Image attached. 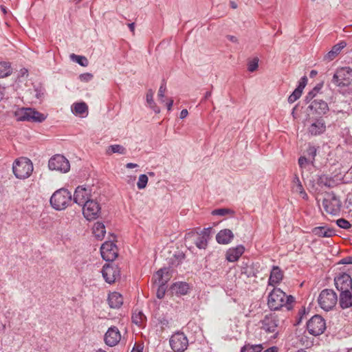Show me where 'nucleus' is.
Instances as JSON below:
<instances>
[{"label":"nucleus","mask_w":352,"mask_h":352,"mask_svg":"<svg viewBox=\"0 0 352 352\" xmlns=\"http://www.w3.org/2000/svg\"><path fill=\"white\" fill-rule=\"evenodd\" d=\"M295 298L292 295H287L278 287L274 289L268 294L267 306L271 311H278L285 307L287 311L293 309Z\"/></svg>","instance_id":"obj_1"},{"label":"nucleus","mask_w":352,"mask_h":352,"mask_svg":"<svg viewBox=\"0 0 352 352\" xmlns=\"http://www.w3.org/2000/svg\"><path fill=\"white\" fill-rule=\"evenodd\" d=\"M14 116L18 122H30L41 123L47 118V116L33 108L22 107L14 112Z\"/></svg>","instance_id":"obj_2"},{"label":"nucleus","mask_w":352,"mask_h":352,"mask_svg":"<svg viewBox=\"0 0 352 352\" xmlns=\"http://www.w3.org/2000/svg\"><path fill=\"white\" fill-rule=\"evenodd\" d=\"M72 193L66 188L56 190L50 199V203L56 210H62L67 208L72 203Z\"/></svg>","instance_id":"obj_3"},{"label":"nucleus","mask_w":352,"mask_h":352,"mask_svg":"<svg viewBox=\"0 0 352 352\" xmlns=\"http://www.w3.org/2000/svg\"><path fill=\"white\" fill-rule=\"evenodd\" d=\"M33 164L28 157H21L14 160L12 164V171L17 179L28 178L33 171Z\"/></svg>","instance_id":"obj_4"},{"label":"nucleus","mask_w":352,"mask_h":352,"mask_svg":"<svg viewBox=\"0 0 352 352\" xmlns=\"http://www.w3.org/2000/svg\"><path fill=\"white\" fill-rule=\"evenodd\" d=\"M260 328L266 333H272V338H276L278 335V327L280 320L278 316L274 313L266 314L259 322Z\"/></svg>","instance_id":"obj_5"},{"label":"nucleus","mask_w":352,"mask_h":352,"mask_svg":"<svg viewBox=\"0 0 352 352\" xmlns=\"http://www.w3.org/2000/svg\"><path fill=\"white\" fill-rule=\"evenodd\" d=\"M338 300L336 293L331 289L322 290L318 298L319 306L326 311L331 310L337 304Z\"/></svg>","instance_id":"obj_6"},{"label":"nucleus","mask_w":352,"mask_h":352,"mask_svg":"<svg viewBox=\"0 0 352 352\" xmlns=\"http://www.w3.org/2000/svg\"><path fill=\"white\" fill-rule=\"evenodd\" d=\"M352 82V69L349 67L336 69L332 78V82L340 87H348Z\"/></svg>","instance_id":"obj_7"},{"label":"nucleus","mask_w":352,"mask_h":352,"mask_svg":"<svg viewBox=\"0 0 352 352\" xmlns=\"http://www.w3.org/2000/svg\"><path fill=\"white\" fill-rule=\"evenodd\" d=\"M82 214L88 221H92L98 219L101 212L100 204L94 199L87 200L85 204L82 205Z\"/></svg>","instance_id":"obj_8"},{"label":"nucleus","mask_w":352,"mask_h":352,"mask_svg":"<svg viewBox=\"0 0 352 352\" xmlns=\"http://www.w3.org/2000/svg\"><path fill=\"white\" fill-rule=\"evenodd\" d=\"M154 276L155 277V283L158 284L156 296L159 299H162L165 296L166 283L169 279L168 269L166 267L160 269Z\"/></svg>","instance_id":"obj_9"},{"label":"nucleus","mask_w":352,"mask_h":352,"mask_svg":"<svg viewBox=\"0 0 352 352\" xmlns=\"http://www.w3.org/2000/svg\"><path fill=\"white\" fill-rule=\"evenodd\" d=\"M48 167L52 170L66 173L70 170V164L69 160L64 155L56 154L50 159Z\"/></svg>","instance_id":"obj_10"},{"label":"nucleus","mask_w":352,"mask_h":352,"mask_svg":"<svg viewBox=\"0 0 352 352\" xmlns=\"http://www.w3.org/2000/svg\"><path fill=\"white\" fill-rule=\"evenodd\" d=\"M308 332L314 336H318L322 334L326 329L324 319L320 315L312 316L307 322Z\"/></svg>","instance_id":"obj_11"},{"label":"nucleus","mask_w":352,"mask_h":352,"mask_svg":"<svg viewBox=\"0 0 352 352\" xmlns=\"http://www.w3.org/2000/svg\"><path fill=\"white\" fill-rule=\"evenodd\" d=\"M322 206L327 213L332 215H337L340 212L342 202L336 194L331 192L328 194L327 198L323 199Z\"/></svg>","instance_id":"obj_12"},{"label":"nucleus","mask_w":352,"mask_h":352,"mask_svg":"<svg viewBox=\"0 0 352 352\" xmlns=\"http://www.w3.org/2000/svg\"><path fill=\"white\" fill-rule=\"evenodd\" d=\"M169 342L174 352H184L188 345V340L186 336L181 331H177L172 335Z\"/></svg>","instance_id":"obj_13"},{"label":"nucleus","mask_w":352,"mask_h":352,"mask_svg":"<svg viewBox=\"0 0 352 352\" xmlns=\"http://www.w3.org/2000/svg\"><path fill=\"white\" fill-rule=\"evenodd\" d=\"M101 272L104 280L109 284L115 283L120 277L119 267L112 263V262L104 264Z\"/></svg>","instance_id":"obj_14"},{"label":"nucleus","mask_w":352,"mask_h":352,"mask_svg":"<svg viewBox=\"0 0 352 352\" xmlns=\"http://www.w3.org/2000/svg\"><path fill=\"white\" fill-rule=\"evenodd\" d=\"M100 254L102 259L113 262L118 256L117 245L112 241H105L100 247Z\"/></svg>","instance_id":"obj_15"},{"label":"nucleus","mask_w":352,"mask_h":352,"mask_svg":"<svg viewBox=\"0 0 352 352\" xmlns=\"http://www.w3.org/2000/svg\"><path fill=\"white\" fill-rule=\"evenodd\" d=\"M91 188L89 186H78L74 193L73 201L79 206L85 204L87 200H91Z\"/></svg>","instance_id":"obj_16"},{"label":"nucleus","mask_w":352,"mask_h":352,"mask_svg":"<svg viewBox=\"0 0 352 352\" xmlns=\"http://www.w3.org/2000/svg\"><path fill=\"white\" fill-rule=\"evenodd\" d=\"M334 283L336 289L340 292L351 290L352 278L345 272L340 273L334 278Z\"/></svg>","instance_id":"obj_17"},{"label":"nucleus","mask_w":352,"mask_h":352,"mask_svg":"<svg viewBox=\"0 0 352 352\" xmlns=\"http://www.w3.org/2000/svg\"><path fill=\"white\" fill-rule=\"evenodd\" d=\"M308 108L315 114L318 118H322L329 111L328 104L322 100L316 99L311 101Z\"/></svg>","instance_id":"obj_18"},{"label":"nucleus","mask_w":352,"mask_h":352,"mask_svg":"<svg viewBox=\"0 0 352 352\" xmlns=\"http://www.w3.org/2000/svg\"><path fill=\"white\" fill-rule=\"evenodd\" d=\"M326 131V124L322 118H317L309 126L307 133L311 136L322 134Z\"/></svg>","instance_id":"obj_19"},{"label":"nucleus","mask_w":352,"mask_h":352,"mask_svg":"<svg viewBox=\"0 0 352 352\" xmlns=\"http://www.w3.org/2000/svg\"><path fill=\"white\" fill-rule=\"evenodd\" d=\"M259 272L257 263L252 262L249 259L244 260L241 262V273L245 274L248 278L256 277Z\"/></svg>","instance_id":"obj_20"},{"label":"nucleus","mask_w":352,"mask_h":352,"mask_svg":"<svg viewBox=\"0 0 352 352\" xmlns=\"http://www.w3.org/2000/svg\"><path fill=\"white\" fill-rule=\"evenodd\" d=\"M120 339L121 335L116 327H110L104 335V342L109 346H116Z\"/></svg>","instance_id":"obj_21"},{"label":"nucleus","mask_w":352,"mask_h":352,"mask_svg":"<svg viewBox=\"0 0 352 352\" xmlns=\"http://www.w3.org/2000/svg\"><path fill=\"white\" fill-rule=\"evenodd\" d=\"M211 232V228H204L201 232L196 236L195 239V244L197 248L205 250L208 246V240L210 239V235Z\"/></svg>","instance_id":"obj_22"},{"label":"nucleus","mask_w":352,"mask_h":352,"mask_svg":"<svg viewBox=\"0 0 352 352\" xmlns=\"http://www.w3.org/2000/svg\"><path fill=\"white\" fill-rule=\"evenodd\" d=\"M340 179H338L336 176L331 177L325 174L318 175L317 184L320 186H325L327 188H333L340 183Z\"/></svg>","instance_id":"obj_23"},{"label":"nucleus","mask_w":352,"mask_h":352,"mask_svg":"<svg viewBox=\"0 0 352 352\" xmlns=\"http://www.w3.org/2000/svg\"><path fill=\"white\" fill-rule=\"evenodd\" d=\"M244 251L245 247L243 245H238L235 248H229L226 252V259L229 262H235L239 260Z\"/></svg>","instance_id":"obj_24"},{"label":"nucleus","mask_w":352,"mask_h":352,"mask_svg":"<svg viewBox=\"0 0 352 352\" xmlns=\"http://www.w3.org/2000/svg\"><path fill=\"white\" fill-rule=\"evenodd\" d=\"M339 305L342 309L352 307V292L351 290L342 291L340 292L338 300Z\"/></svg>","instance_id":"obj_25"},{"label":"nucleus","mask_w":352,"mask_h":352,"mask_svg":"<svg viewBox=\"0 0 352 352\" xmlns=\"http://www.w3.org/2000/svg\"><path fill=\"white\" fill-rule=\"evenodd\" d=\"M283 278V272L278 266L274 265L268 279V286H275L280 283Z\"/></svg>","instance_id":"obj_26"},{"label":"nucleus","mask_w":352,"mask_h":352,"mask_svg":"<svg viewBox=\"0 0 352 352\" xmlns=\"http://www.w3.org/2000/svg\"><path fill=\"white\" fill-rule=\"evenodd\" d=\"M233 239V232L230 229L221 230L216 235V240L219 244H228Z\"/></svg>","instance_id":"obj_27"},{"label":"nucleus","mask_w":352,"mask_h":352,"mask_svg":"<svg viewBox=\"0 0 352 352\" xmlns=\"http://www.w3.org/2000/svg\"><path fill=\"white\" fill-rule=\"evenodd\" d=\"M107 300L109 307L113 309H118L123 304L122 296L116 292L109 294Z\"/></svg>","instance_id":"obj_28"},{"label":"nucleus","mask_w":352,"mask_h":352,"mask_svg":"<svg viewBox=\"0 0 352 352\" xmlns=\"http://www.w3.org/2000/svg\"><path fill=\"white\" fill-rule=\"evenodd\" d=\"M72 111L74 115L84 118L88 113V106L85 102H75L72 106Z\"/></svg>","instance_id":"obj_29"},{"label":"nucleus","mask_w":352,"mask_h":352,"mask_svg":"<svg viewBox=\"0 0 352 352\" xmlns=\"http://www.w3.org/2000/svg\"><path fill=\"white\" fill-rule=\"evenodd\" d=\"M346 43L344 41H340L336 44L333 46L331 50L325 55L324 59L328 60H333L340 54L341 50L346 47Z\"/></svg>","instance_id":"obj_30"},{"label":"nucleus","mask_w":352,"mask_h":352,"mask_svg":"<svg viewBox=\"0 0 352 352\" xmlns=\"http://www.w3.org/2000/svg\"><path fill=\"white\" fill-rule=\"evenodd\" d=\"M312 233L319 237H331L335 234V231L326 226H319L313 228Z\"/></svg>","instance_id":"obj_31"},{"label":"nucleus","mask_w":352,"mask_h":352,"mask_svg":"<svg viewBox=\"0 0 352 352\" xmlns=\"http://www.w3.org/2000/svg\"><path fill=\"white\" fill-rule=\"evenodd\" d=\"M171 289L177 295H186L189 292L190 286L186 282H176L171 286Z\"/></svg>","instance_id":"obj_32"},{"label":"nucleus","mask_w":352,"mask_h":352,"mask_svg":"<svg viewBox=\"0 0 352 352\" xmlns=\"http://www.w3.org/2000/svg\"><path fill=\"white\" fill-rule=\"evenodd\" d=\"M292 188L298 192L304 199H308V195L306 193L302 184L299 179V177L295 174L292 180Z\"/></svg>","instance_id":"obj_33"},{"label":"nucleus","mask_w":352,"mask_h":352,"mask_svg":"<svg viewBox=\"0 0 352 352\" xmlns=\"http://www.w3.org/2000/svg\"><path fill=\"white\" fill-rule=\"evenodd\" d=\"M131 320L134 324L141 327L145 324L146 317L142 311L136 310L133 313Z\"/></svg>","instance_id":"obj_34"},{"label":"nucleus","mask_w":352,"mask_h":352,"mask_svg":"<svg viewBox=\"0 0 352 352\" xmlns=\"http://www.w3.org/2000/svg\"><path fill=\"white\" fill-rule=\"evenodd\" d=\"M93 233L96 239L102 240L106 233L105 226L102 222H96L93 227Z\"/></svg>","instance_id":"obj_35"},{"label":"nucleus","mask_w":352,"mask_h":352,"mask_svg":"<svg viewBox=\"0 0 352 352\" xmlns=\"http://www.w3.org/2000/svg\"><path fill=\"white\" fill-rule=\"evenodd\" d=\"M262 344L245 343L241 348L240 352H261L263 350Z\"/></svg>","instance_id":"obj_36"},{"label":"nucleus","mask_w":352,"mask_h":352,"mask_svg":"<svg viewBox=\"0 0 352 352\" xmlns=\"http://www.w3.org/2000/svg\"><path fill=\"white\" fill-rule=\"evenodd\" d=\"M12 74V67L10 62L0 60V78L7 77Z\"/></svg>","instance_id":"obj_37"},{"label":"nucleus","mask_w":352,"mask_h":352,"mask_svg":"<svg viewBox=\"0 0 352 352\" xmlns=\"http://www.w3.org/2000/svg\"><path fill=\"white\" fill-rule=\"evenodd\" d=\"M185 254L182 252H179L173 255L172 258H170L169 264L172 267H177L181 265L183 261L185 259Z\"/></svg>","instance_id":"obj_38"},{"label":"nucleus","mask_w":352,"mask_h":352,"mask_svg":"<svg viewBox=\"0 0 352 352\" xmlns=\"http://www.w3.org/2000/svg\"><path fill=\"white\" fill-rule=\"evenodd\" d=\"M322 87V82L317 84L310 91L307 93L305 98V102L306 103L310 102L314 99V98L319 93Z\"/></svg>","instance_id":"obj_39"},{"label":"nucleus","mask_w":352,"mask_h":352,"mask_svg":"<svg viewBox=\"0 0 352 352\" xmlns=\"http://www.w3.org/2000/svg\"><path fill=\"white\" fill-rule=\"evenodd\" d=\"M146 102L149 104V107L155 113L160 112V107L156 104L153 100V93L152 90H149L146 94Z\"/></svg>","instance_id":"obj_40"},{"label":"nucleus","mask_w":352,"mask_h":352,"mask_svg":"<svg viewBox=\"0 0 352 352\" xmlns=\"http://www.w3.org/2000/svg\"><path fill=\"white\" fill-rule=\"evenodd\" d=\"M318 147H316L315 146L311 145V144H309L307 149H306V155L307 157H308L310 160V164L311 165H314L315 157L317 155Z\"/></svg>","instance_id":"obj_41"},{"label":"nucleus","mask_w":352,"mask_h":352,"mask_svg":"<svg viewBox=\"0 0 352 352\" xmlns=\"http://www.w3.org/2000/svg\"><path fill=\"white\" fill-rule=\"evenodd\" d=\"M107 153L108 154L119 153L121 155H125L126 153V149L120 144H112L108 147Z\"/></svg>","instance_id":"obj_42"},{"label":"nucleus","mask_w":352,"mask_h":352,"mask_svg":"<svg viewBox=\"0 0 352 352\" xmlns=\"http://www.w3.org/2000/svg\"><path fill=\"white\" fill-rule=\"evenodd\" d=\"M70 58L73 61L77 63L80 66L87 67L89 64L87 58L84 56L72 54L70 55Z\"/></svg>","instance_id":"obj_43"},{"label":"nucleus","mask_w":352,"mask_h":352,"mask_svg":"<svg viewBox=\"0 0 352 352\" xmlns=\"http://www.w3.org/2000/svg\"><path fill=\"white\" fill-rule=\"evenodd\" d=\"M155 318L157 319V324L160 326V327L162 329L168 327L169 318L167 314H159L158 316L156 314Z\"/></svg>","instance_id":"obj_44"},{"label":"nucleus","mask_w":352,"mask_h":352,"mask_svg":"<svg viewBox=\"0 0 352 352\" xmlns=\"http://www.w3.org/2000/svg\"><path fill=\"white\" fill-rule=\"evenodd\" d=\"M212 215L225 216L226 214H234V211L230 208H222L212 211Z\"/></svg>","instance_id":"obj_45"},{"label":"nucleus","mask_w":352,"mask_h":352,"mask_svg":"<svg viewBox=\"0 0 352 352\" xmlns=\"http://www.w3.org/2000/svg\"><path fill=\"white\" fill-rule=\"evenodd\" d=\"M148 183V177L145 174H141L139 176L138 181L137 183V186L138 189L142 190L144 189Z\"/></svg>","instance_id":"obj_46"},{"label":"nucleus","mask_w":352,"mask_h":352,"mask_svg":"<svg viewBox=\"0 0 352 352\" xmlns=\"http://www.w3.org/2000/svg\"><path fill=\"white\" fill-rule=\"evenodd\" d=\"M258 58L257 57L254 58L250 60L248 63V70L250 72L256 71L258 67Z\"/></svg>","instance_id":"obj_47"},{"label":"nucleus","mask_w":352,"mask_h":352,"mask_svg":"<svg viewBox=\"0 0 352 352\" xmlns=\"http://www.w3.org/2000/svg\"><path fill=\"white\" fill-rule=\"evenodd\" d=\"M337 226L342 229L349 230L351 228V224L345 219L341 218L336 221Z\"/></svg>","instance_id":"obj_48"},{"label":"nucleus","mask_w":352,"mask_h":352,"mask_svg":"<svg viewBox=\"0 0 352 352\" xmlns=\"http://www.w3.org/2000/svg\"><path fill=\"white\" fill-rule=\"evenodd\" d=\"M34 92L35 97L38 100H42L44 97L45 89L41 86H34Z\"/></svg>","instance_id":"obj_49"},{"label":"nucleus","mask_w":352,"mask_h":352,"mask_svg":"<svg viewBox=\"0 0 352 352\" xmlns=\"http://www.w3.org/2000/svg\"><path fill=\"white\" fill-rule=\"evenodd\" d=\"M307 78L306 76H303L300 79V80L298 82V85L297 87L295 89L296 90H298V91L300 93H302V91H303L304 88L307 85Z\"/></svg>","instance_id":"obj_50"},{"label":"nucleus","mask_w":352,"mask_h":352,"mask_svg":"<svg viewBox=\"0 0 352 352\" xmlns=\"http://www.w3.org/2000/svg\"><path fill=\"white\" fill-rule=\"evenodd\" d=\"M302 95V93H300L298 90L294 89V91L292 93V94L288 97L287 101L289 103L292 104L297 100Z\"/></svg>","instance_id":"obj_51"},{"label":"nucleus","mask_w":352,"mask_h":352,"mask_svg":"<svg viewBox=\"0 0 352 352\" xmlns=\"http://www.w3.org/2000/svg\"><path fill=\"white\" fill-rule=\"evenodd\" d=\"M300 168H305L307 165L310 164V160L306 156H300L298 160Z\"/></svg>","instance_id":"obj_52"},{"label":"nucleus","mask_w":352,"mask_h":352,"mask_svg":"<svg viewBox=\"0 0 352 352\" xmlns=\"http://www.w3.org/2000/svg\"><path fill=\"white\" fill-rule=\"evenodd\" d=\"M166 83L164 82V80H163V82L162 83L161 86L160 87L159 91H158V98L159 100L162 102H164V93L166 91Z\"/></svg>","instance_id":"obj_53"},{"label":"nucleus","mask_w":352,"mask_h":352,"mask_svg":"<svg viewBox=\"0 0 352 352\" xmlns=\"http://www.w3.org/2000/svg\"><path fill=\"white\" fill-rule=\"evenodd\" d=\"M93 78V75L91 73H84L79 76V79L82 82H89Z\"/></svg>","instance_id":"obj_54"},{"label":"nucleus","mask_w":352,"mask_h":352,"mask_svg":"<svg viewBox=\"0 0 352 352\" xmlns=\"http://www.w3.org/2000/svg\"><path fill=\"white\" fill-rule=\"evenodd\" d=\"M342 264H352V256H346L340 261Z\"/></svg>","instance_id":"obj_55"},{"label":"nucleus","mask_w":352,"mask_h":352,"mask_svg":"<svg viewBox=\"0 0 352 352\" xmlns=\"http://www.w3.org/2000/svg\"><path fill=\"white\" fill-rule=\"evenodd\" d=\"M19 76L21 77L28 76V70L26 68H21L19 71Z\"/></svg>","instance_id":"obj_56"},{"label":"nucleus","mask_w":352,"mask_h":352,"mask_svg":"<svg viewBox=\"0 0 352 352\" xmlns=\"http://www.w3.org/2000/svg\"><path fill=\"white\" fill-rule=\"evenodd\" d=\"M188 114V110L184 109H182L179 113V118L180 119H184L185 118L187 117Z\"/></svg>","instance_id":"obj_57"},{"label":"nucleus","mask_w":352,"mask_h":352,"mask_svg":"<svg viewBox=\"0 0 352 352\" xmlns=\"http://www.w3.org/2000/svg\"><path fill=\"white\" fill-rule=\"evenodd\" d=\"M278 349L277 346H271V347L265 349L263 352H278Z\"/></svg>","instance_id":"obj_58"},{"label":"nucleus","mask_w":352,"mask_h":352,"mask_svg":"<svg viewBox=\"0 0 352 352\" xmlns=\"http://www.w3.org/2000/svg\"><path fill=\"white\" fill-rule=\"evenodd\" d=\"M143 347L140 346H134L131 352H142Z\"/></svg>","instance_id":"obj_59"},{"label":"nucleus","mask_w":352,"mask_h":352,"mask_svg":"<svg viewBox=\"0 0 352 352\" xmlns=\"http://www.w3.org/2000/svg\"><path fill=\"white\" fill-rule=\"evenodd\" d=\"M5 94V87L0 85V101L3 98Z\"/></svg>","instance_id":"obj_60"},{"label":"nucleus","mask_w":352,"mask_h":352,"mask_svg":"<svg viewBox=\"0 0 352 352\" xmlns=\"http://www.w3.org/2000/svg\"><path fill=\"white\" fill-rule=\"evenodd\" d=\"M227 38L229 41H230L232 43H236L238 41L236 37L232 35H228Z\"/></svg>","instance_id":"obj_61"},{"label":"nucleus","mask_w":352,"mask_h":352,"mask_svg":"<svg viewBox=\"0 0 352 352\" xmlns=\"http://www.w3.org/2000/svg\"><path fill=\"white\" fill-rule=\"evenodd\" d=\"M173 104V99H170L169 101L166 103V107H167L168 111H170L171 110Z\"/></svg>","instance_id":"obj_62"},{"label":"nucleus","mask_w":352,"mask_h":352,"mask_svg":"<svg viewBox=\"0 0 352 352\" xmlns=\"http://www.w3.org/2000/svg\"><path fill=\"white\" fill-rule=\"evenodd\" d=\"M138 166V165L137 164H134L132 162H129L126 164V167L127 168H136Z\"/></svg>","instance_id":"obj_63"},{"label":"nucleus","mask_w":352,"mask_h":352,"mask_svg":"<svg viewBox=\"0 0 352 352\" xmlns=\"http://www.w3.org/2000/svg\"><path fill=\"white\" fill-rule=\"evenodd\" d=\"M0 10L3 13L4 15H6L8 13V9L6 6L1 5L0 6Z\"/></svg>","instance_id":"obj_64"}]
</instances>
